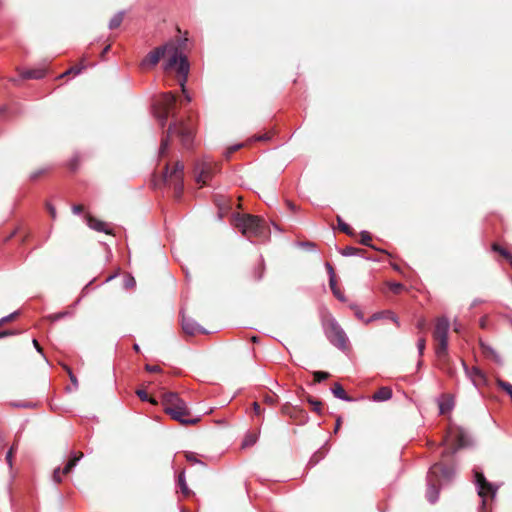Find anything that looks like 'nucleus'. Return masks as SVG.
Segmentation results:
<instances>
[{
    "label": "nucleus",
    "mask_w": 512,
    "mask_h": 512,
    "mask_svg": "<svg viewBox=\"0 0 512 512\" xmlns=\"http://www.w3.org/2000/svg\"><path fill=\"white\" fill-rule=\"evenodd\" d=\"M172 134H169L167 132V136L165 138L162 139L161 141V145H160V148H159V154L160 155H163L165 154L166 150L168 149L169 147V143H170V140H169V137L171 136Z\"/></svg>",
    "instance_id": "e433bc0d"
},
{
    "label": "nucleus",
    "mask_w": 512,
    "mask_h": 512,
    "mask_svg": "<svg viewBox=\"0 0 512 512\" xmlns=\"http://www.w3.org/2000/svg\"><path fill=\"white\" fill-rule=\"evenodd\" d=\"M488 358L492 359L496 364L502 365L503 360L499 353L494 349L492 353L489 354Z\"/></svg>",
    "instance_id": "37998d69"
},
{
    "label": "nucleus",
    "mask_w": 512,
    "mask_h": 512,
    "mask_svg": "<svg viewBox=\"0 0 512 512\" xmlns=\"http://www.w3.org/2000/svg\"><path fill=\"white\" fill-rule=\"evenodd\" d=\"M235 227L246 237L264 238L268 235V229L264 220L251 214H237L234 217Z\"/></svg>",
    "instance_id": "7ed1b4c3"
},
{
    "label": "nucleus",
    "mask_w": 512,
    "mask_h": 512,
    "mask_svg": "<svg viewBox=\"0 0 512 512\" xmlns=\"http://www.w3.org/2000/svg\"><path fill=\"white\" fill-rule=\"evenodd\" d=\"M264 402L267 403L268 405L273 406L276 403V395L267 394L264 397Z\"/></svg>",
    "instance_id": "8fccbe9b"
},
{
    "label": "nucleus",
    "mask_w": 512,
    "mask_h": 512,
    "mask_svg": "<svg viewBox=\"0 0 512 512\" xmlns=\"http://www.w3.org/2000/svg\"><path fill=\"white\" fill-rule=\"evenodd\" d=\"M480 348L483 352V354L488 357L490 353L493 352L494 348L491 347L489 344L483 342V341H480Z\"/></svg>",
    "instance_id": "a19ab883"
},
{
    "label": "nucleus",
    "mask_w": 512,
    "mask_h": 512,
    "mask_svg": "<svg viewBox=\"0 0 512 512\" xmlns=\"http://www.w3.org/2000/svg\"><path fill=\"white\" fill-rule=\"evenodd\" d=\"M136 394H137V396H138L142 401L150 402V403H153V404H155V403H156L154 400H152V399L148 396L147 392H146L145 390H143V389H138V390L136 391Z\"/></svg>",
    "instance_id": "58836bf2"
},
{
    "label": "nucleus",
    "mask_w": 512,
    "mask_h": 512,
    "mask_svg": "<svg viewBox=\"0 0 512 512\" xmlns=\"http://www.w3.org/2000/svg\"><path fill=\"white\" fill-rule=\"evenodd\" d=\"M426 341L424 338H419L417 341V349L419 355H423L424 349H425Z\"/></svg>",
    "instance_id": "49530a36"
},
{
    "label": "nucleus",
    "mask_w": 512,
    "mask_h": 512,
    "mask_svg": "<svg viewBox=\"0 0 512 512\" xmlns=\"http://www.w3.org/2000/svg\"><path fill=\"white\" fill-rule=\"evenodd\" d=\"M178 486L180 487L181 489V492L184 494V495H188L190 493V490L187 486V483H186V479H185V473L184 471H182L179 475H178Z\"/></svg>",
    "instance_id": "c85d7f7f"
},
{
    "label": "nucleus",
    "mask_w": 512,
    "mask_h": 512,
    "mask_svg": "<svg viewBox=\"0 0 512 512\" xmlns=\"http://www.w3.org/2000/svg\"><path fill=\"white\" fill-rule=\"evenodd\" d=\"M325 266H326V268H327V270H328L329 277H331V276H335L332 265H331L330 263H328V262H327V263L325 264Z\"/></svg>",
    "instance_id": "680f3d73"
},
{
    "label": "nucleus",
    "mask_w": 512,
    "mask_h": 512,
    "mask_svg": "<svg viewBox=\"0 0 512 512\" xmlns=\"http://www.w3.org/2000/svg\"><path fill=\"white\" fill-rule=\"evenodd\" d=\"M398 315H396L391 310H385L381 312L374 313L370 318L367 320H398Z\"/></svg>",
    "instance_id": "412c9836"
},
{
    "label": "nucleus",
    "mask_w": 512,
    "mask_h": 512,
    "mask_svg": "<svg viewBox=\"0 0 512 512\" xmlns=\"http://www.w3.org/2000/svg\"><path fill=\"white\" fill-rule=\"evenodd\" d=\"M195 180L201 185H206L212 177V168L208 163H199L195 167Z\"/></svg>",
    "instance_id": "4468645a"
},
{
    "label": "nucleus",
    "mask_w": 512,
    "mask_h": 512,
    "mask_svg": "<svg viewBox=\"0 0 512 512\" xmlns=\"http://www.w3.org/2000/svg\"><path fill=\"white\" fill-rule=\"evenodd\" d=\"M12 405L14 407H17V408H31V407H34V404H32L31 402H25V401L14 402Z\"/></svg>",
    "instance_id": "09e8293b"
},
{
    "label": "nucleus",
    "mask_w": 512,
    "mask_h": 512,
    "mask_svg": "<svg viewBox=\"0 0 512 512\" xmlns=\"http://www.w3.org/2000/svg\"><path fill=\"white\" fill-rule=\"evenodd\" d=\"M145 369H146V371L151 372V373H157V372L161 371V368L158 365H149V364H147L145 366Z\"/></svg>",
    "instance_id": "3c124183"
},
{
    "label": "nucleus",
    "mask_w": 512,
    "mask_h": 512,
    "mask_svg": "<svg viewBox=\"0 0 512 512\" xmlns=\"http://www.w3.org/2000/svg\"><path fill=\"white\" fill-rule=\"evenodd\" d=\"M268 139H269V136L267 134L256 137V140H259V141L268 140Z\"/></svg>",
    "instance_id": "69168bd1"
},
{
    "label": "nucleus",
    "mask_w": 512,
    "mask_h": 512,
    "mask_svg": "<svg viewBox=\"0 0 512 512\" xmlns=\"http://www.w3.org/2000/svg\"><path fill=\"white\" fill-rule=\"evenodd\" d=\"M181 324L182 331L187 336L209 335L220 330L217 326L205 327L198 322H181Z\"/></svg>",
    "instance_id": "9d476101"
},
{
    "label": "nucleus",
    "mask_w": 512,
    "mask_h": 512,
    "mask_svg": "<svg viewBox=\"0 0 512 512\" xmlns=\"http://www.w3.org/2000/svg\"><path fill=\"white\" fill-rule=\"evenodd\" d=\"M175 103L176 97L171 92L164 93L158 102L157 107L155 108V117L162 127L166 124Z\"/></svg>",
    "instance_id": "1a4fd4ad"
},
{
    "label": "nucleus",
    "mask_w": 512,
    "mask_h": 512,
    "mask_svg": "<svg viewBox=\"0 0 512 512\" xmlns=\"http://www.w3.org/2000/svg\"><path fill=\"white\" fill-rule=\"evenodd\" d=\"M63 368L68 373L69 379H70L72 385L74 386L75 389H77L79 384H78V380H77L76 376L72 372V369L67 365H63Z\"/></svg>",
    "instance_id": "f704fd0d"
},
{
    "label": "nucleus",
    "mask_w": 512,
    "mask_h": 512,
    "mask_svg": "<svg viewBox=\"0 0 512 512\" xmlns=\"http://www.w3.org/2000/svg\"><path fill=\"white\" fill-rule=\"evenodd\" d=\"M488 358L492 359L496 364L502 365L503 360L499 353L494 349L492 353L489 354Z\"/></svg>",
    "instance_id": "c03bdc74"
},
{
    "label": "nucleus",
    "mask_w": 512,
    "mask_h": 512,
    "mask_svg": "<svg viewBox=\"0 0 512 512\" xmlns=\"http://www.w3.org/2000/svg\"><path fill=\"white\" fill-rule=\"evenodd\" d=\"M360 236H361L360 243L362 245H365V246L373 248V246L371 244V235H370V233L368 231L362 230L360 232Z\"/></svg>",
    "instance_id": "2f4dec72"
},
{
    "label": "nucleus",
    "mask_w": 512,
    "mask_h": 512,
    "mask_svg": "<svg viewBox=\"0 0 512 512\" xmlns=\"http://www.w3.org/2000/svg\"><path fill=\"white\" fill-rule=\"evenodd\" d=\"M256 441H257V436L255 434H248L245 436V438L242 442V446L243 447L252 446L256 443Z\"/></svg>",
    "instance_id": "72a5a7b5"
},
{
    "label": "nucleus",
    "mask_w": 512,
    "mask_h": 512,
    "mask_svg": "<svg viewBox=\"0 0 512 512\" xmlns=\"http://www.w3.org/2000/svg\"><path fill=\"white\" fill-rule=\"evenodd\" d=\"M492 249L493 251L501 254L506 260L509 261L510 265L512 266V254L508 250H506L505 248L501 247L496 243L492 245Z\"/></svg>",
    "instance_id": "a878e982"
},
{
    "label": "nucleus",
    "mask_w": 512,
    "mask_h": 512,
    "mask_svg": "<svg viewBox=\"0 0 512 512\" xmlns=\"http://www.w3.org/2000/svg\"><path fill=\"white\" fill-rule=\"evenodd\" d=\"M184 96H185V99L187 102H190L191 101V96L189 95V93L186 91V93H183Z\"/></svg>",
    "instance_id": "774afa93"
},
{
    "label": "nucleus",
    "mask_w": 512,
    "mask_h": 512,
    "mask_svg": "<svg viewBox=\"0 0 512 512\" xmlns=\"http://www.w3.org/2000/svg\"><path fill=\"white\" fill-rule=\"evenodd\" d=\"M136 285V281L133 276L129 275L124 280V287L127 289L133 288Z\"/></svg>",
    "instance_id": "a18cd8bd"
},
{
    "label": "nucleus",
    "mask_w": 512,
    "mask_h": 512,
    "mask_svg": "<svg viewBox=\"0 0 512 512\" xmlns=\"http://www.w3.org/2000/svg\"><path fill=\"white\" fill-rule=\"evenodd\" d=\"M297 245L309 251H314L316 248V244L311 241L298 242Z\"/></svg>",
    "instance_id": "79ce46f5"
},
{
    "label": "nucleus",
    "mask_w": 512,
    "mask_h": 512,
    "mask_svg": "<svg viewBox=\"0 0 512 512\" xmlns=\"http://www.w3.org/2000/svg\"><path fill=\"white\" fill-rule=\"evenodd\" d=\"M337 223L339 229L346 233L347 235L353 236L355 234L354 231L350 228V226L347 223H345L340 216H337Z\"/></svg>",
    "instance_id": "c756f323"
},
{
    "label": "nucleus",
    "mask_w": 512,
    "mask_h": 512,
    "mask_svg": "<svg viewBox=\"0 0 512 512\" xmlns=\"http://www.w3.org/2000/svg\"><path fill=\"white\" fill-rule=\"evenodd\" d=\"M392 390L389 387H381L372 396L373 401L383 402L392 398Z\"/></svg>",
    "instance_id": "aec40b11"
},
{
    "label": "nucleus",
    "mask_w": 512,
    "mask_h": 512,
    "mask_svg": "<svg viewBox=\"0 0 512 512\" xmlns=\"http://www.w3.org/2000/svg\"><path fill=\"white\" fill-rule=\"evenodd\" d=\"M473 475H474V483L477 488V493L479 497L481 498V506L482 508H485L486 506V496L489 493L492 498L496 497L498 487L492 484L491 482L487 481L485 478L483 472L478 469H473Z\"/></svg>",
    "instance_id": "6e6552de"
},
{
    "label": "nucleus",
    "mask_w": 512,
    "mask_h": 512,
    "mask_svg": "<svg viewBox=\"0 0 512 512\" xmlns=\"http://www.w3.org/2000/svg\"><path fill=\"white\" fill-rule=\"evenodd\" d=\"M252 406H253L254 413H255L257 416H260V415H261V413H262V409H261V407H260L259 403H258V402H253Z\"/></svg>",
    "instance_id": "6e6d98bb"
},
{
    "label": "nucleus",
    "mask_w": 512,
    "mask_h": 512,
    "mask_svg": "<svg viewBox=\"0 0 512 512\" xmlns=\"http://www.w3.org/2000/svg\"><path fill=\"white\" fill-rule=\"evenodd\" d=\"M390 288L394 293H398L403 288V285L401 283H392Z\"/></svg>",
    "instance_id": "5fc2aeb1"
},
{
    "label": "nucleus",
    "mask_w": 512,
    "mask_h": 512,
    "mask_svg": "<svg viewBox=\"0 0 512 512\" xmlns=\"http://www.w3.org/2000/svg\"><path fill=\"white\" fill-rule=\"evenodd\" d=\"M186 459H187V461H189L191 463H198V464H201V465L204 464L202 461L198 460L196 458V455L194 453H192V452H188L186 454Z\"/></svg>",
    "instance_id": "de8ad7c7"
},
{
    "label": "nucleus",
    "mask_w": 512,
    "mask_h": 512,
    "mask_svg": "<svg viewBox=\"0 0 512 512\" xmlns=\"http://www.w3.org/2000/svg\"><path fill=\"white\" fill-rule=\"evenodd\" d=\"M47 208H48V211H49V213H50L51 217H52L53 219H55V218H56V209H55V207H54V206H52V205H50V204H48V205H47Z\"/></svg>",
    "instance_id": "bf43d9fd"
},
{
    "label": "nucleus",
    "mask_w": 512,
    "mask_h": 512,
    "mask_svg": "<svg viewBox=\"0 0 512 512\" xmlns=\"http://www.w3.org/2000/svg\"><path fill=\"white\" fill-rule=\"evenodd\" d=\"M329 285H330L333 293L336 294V280H335V276L329 277Z\"/></svg>",
    "instance_id": "4d7b16f0"
},
{
    "label": "nucleus",
    "mask_w": 512,
    "mask_h": 512,
    "mask_svg": "<svg viewBox=\"0 0 512 512\" xmlns=\"http://www.w3.org/2000/svg\"><path fill=\"white\" fill-rule=\"evenodd\" d=\"M450 322H436L433 339L435 342V353L439 359H444L448 352V333Z\"/></svg>",
    "instance_id": "0eeeda50"
},
{
    "label": "nucleus",
    "mask_w": 512,
    "mask_h": 512,
    "mask_svg": "<svg viewBox=\"0 0 512 512\" xmlns=\"http://www.w3.org/2000/svg\"><path fill=\"white\" fill-rule=\"evenodd\" d=\"M184 173V164L180 161L176 162L173 169L170 171L168 169V176L173 178V176H183Z\"/></svg>",
    "instance_id": "bb28decb"
},
{
    "label": "nucleus",
    "mask_w": 512,
    "mask_h": 512,
    "mask_svg": "<svg viewBox=\"0 0 512 512\" xmlns=\"http://www.w3.org/2000/svg\"><path fill=\"white\" fill-rule=\"evenodd\" d=\"M174 67H176L177 73L181 76L179 85L182 93H186V83L190 71V64L187 57L179 50V48H175V53L171 54L170 58L163 64V69L165 71L171 70Z\"/></svg>",
    "instance_id": "20e7f679"
},
{
    "label": "nucleus",
    "mask_w": 512,
    "mask_h": 512,
    "mask_svg": "<svg viewBox=\"0 0 512 512\" xmlns=\"http://www.w3.org/2000/svg\"><path fill=\"white\" fill-rule=\"evenodd\" d=\"M16 450V446L15 445H12L10 447V449L8 450V452L6 453V457H5V460L8 464V466L10 468H12V465H13V454H14V451Z\"/></svg>",
    "instance_id": "ea45409f"
},
{
    "label": "nucleus",
    "mask_w": 512,
    "mask_h": 512,
    "mask_svg": "<svg viewBox=\"0 0 512 512\" xmlns=\"http://www.w3.org/2000/svg\"><path fill=\"white\" fill-rule=\"evenodd\" d=\"M33 345H34L35 349L37 350V352L43 354V350L36 339H33Z\"/></svg>",
    "instance_id": "e2e57ef3"
},
{
    "label": "nucleus",
    "mask_w": 512,
    "mask_h": 512,
    "mask_svg": "<svg viewBox=\"0 0 512 512\" xmlns=\"http://www.w3.org/2000/svg\"><path fill=\"white\" fill-rule=\"evenodd\" d=\"M82 210H83V209H82V206H81V205H74V206L72 207V211H73V213H74V214H77V215L81 214Z\"/></svg>",
    "instance_id": "052dcab7"
},
{
    "label": "nucleus",
    "mask_w": 512,
    "mask_h": 512,
    "mask_svg": "<svg viewBox=\"0 0 512 512\" xmlns=\"http://www.w3.org/2000/svg\"><path fill=\"white\" fill-rule=\"evenodd\" d=\"M283 413L288 414L291 418L297 421L299 424H304L308 421V414L301 408L298 407H289L285 405L282 408Z\"/></svg>",
    "instance_id": "f3484780"
},
{
    "label": "nucleus",
    "mask_w": 512,
    "mask_h": 512,
    "mask_svg": "<svg viewBox=\"0 0 512 512\" xmlns=\"http://www.w3.org/2000/svg\"><path fill=\"white\" fill-rule=\"evenodd\" d=\"M164 411L175 421L183 425L196 424L200 417L189 418L190 411L179 395L175 392H165L162 396Z\"/></svg>",
    "instance_id": "f03ea898"
},
{
    "label": "nucleus",
    "mask_w": 512,
    "mask_h": 512,
    "mask_svg": "<svg viewBox=\"0 0 512 512\" xmlns=\"http://www.w3.org/2000/svg\"><path fill=\"white\" fill-rule=\"evenodd\" d=\"M307 402L312 406V409L314 412L320 414L321 413V408H322V403L321 401L311 397V396H308L307 397Z\"/></svg>",
    "instance_id": "7c9ffc66"
},
{
    "label": "nucleus",
    "mask_w": 512,
    "mask_h": 512,
    "mask_svg": "<svg viewBox=\"0 0 512 512\" xmlns=\"http://www.w3.org/2000/svg\"><path fill=\"white\" fill-rule=\"evenodd\" d=\"M242 147V144H236V145H233L229 148V153H232V152H235L237 151L239 148Z\"/></svg>",
    "instance_id": "0e129e2a"
},
{
    "label": "nucleus",
    "mask_w": 512,
    "mask_h": 512,
    "mask_svg": "<svg viewBox=\"0 0 512 512\" xmlns=\"http://www.w3.org/2000/svg\"><path fill=\"white\" fill-rule=\"evenodd\" d=\"M331 392L333 393V395L336 398H338V399H340L342 401H346V402H351L352 401V398L347 395V393L345 392L344 388L339 383H335L333 385V387L331 388Z\"/></svg>",
    "instance_id": "4be33fe9"
},
{
    "label": "nucleus",
    "mask_w": 512,
    "mask_h": 512,
    "mask_svg": "<svg viewBox=\"0 0 512 512\" xmlns=\"http://www.w3.org/2000/svg\"><path fill=\"white\" fill-rule=\"evenodd\" d=\"M454 475L455 470L452 466L437 462L430 467L426 477V498L431 504L438 501L440 488L444 484L451 482Z\"/></svg>",
    "instance_id": "f257e3e1"
},
{
    "label": "nucleus",
    "mask_w": 512,
    "mask_h": 512,
    "mask_svg": "<svg viewBox=\"0 0 512 512\" xmlns=\"http://www.w3.org/2000/svg\"><path fill=\"white\" fill-rule=\"evenodd\" d=\"M264 270H265L264 260H263V257L260 256L259 265L255 269V278H256V280H261L263 278Z\"/></svg>",
    "instance_id": "473e14b6"
},
{
    "label": "nucleus",
    "mask_w": 512,
    "mask_h": 512,
    "mask_svg": "<svg viewBox=\"0 0 512 512\" xmlns=\"http://www.w3.org/2000/svg\"><path fill=\"white\" fill-rule=\"evenodd\" d=\"M88 226L97 232L111 234V229L108 228L105 222L95 219L93 217L88 218Z\"/></svg>",
    "instance_id": "a211bd4d"
},
{
    "label": "nucleus",
    "mask_w": 512,
    "mask_h": 512,
    "mask_svg": "<svg viewBox=\"0 0 512 512\" xmlns=\"http://www.w3.org/2000/svg\"><path fill=\"white\" fill-rule=\"evenodd\" d=\"M18 315H19L18 311H14L10 314L0 317V320H14V318Z\"/></svg>",
    "instance_id": "864d4df0"
},
{
    "label": "nucleus",
    "mask_w": 512,
    "mask_h": 512,
    "mask_svg": "<svg viewBox=\"0 0 512 512\" xmlns=\"http://www.w3.org/2000/svg\"><path fill=\"white\" fill-rule=\"evenodd\" d=\"M168 133L172 135L177 134L181 138L182 144L185 148H190L192 146L193 135L188 128L184 126L178 127L176 123H173L169 125Z\"/></svg>",
    "instance_id": "ddd939ff"
},
{
    "label": "nucleus",
    "mask_w": 512,
    "mask_h": 512,
    "mask_svg": "<svg viewBox=\"0 0 512 512\" xmlns=\"http://www.w3.org/2000/svg\"><path fill=\"white\" fill-rule=\"evenodd\" d=\"M82 458H83V453H81V452L80 453L73 452L71 454V456H70V459L68 460V462L64 466L63 470H61L59 467L54 469L53 475H52L53 481L55 483H60L61 482V473L62 474L70 473L72 471V469L78 464V462Z\"/></svg>",
    "instance_id": "f8f14e48"
},
{
    "label": "nucleus",
    "mask_w": 512,
    "mask_h": 512,
    "mask_svg": "<svg viewBox=\"0 0 512 512\" xmlns=\"http://www.w3.org/2000/svg\"><path fill=\"white\" fill-rule=\"evenodd\" d=\"M45 171H46V169H45V168H43V169H39V170H37V171H34V172H32V173L30 174V178H31L32 180H35V179H37L40 175H42L43 173H45Z\"/></svg>",
    "instance_id": "603ef678"
},
{
    "label": "nucleus",
    "mask_w": 512,
    "mask_h": 512,
    "mask_svg": "<svg viewBox=\"0 0 512 512\" xmlns=\"http://www.w3.org/2000/svg\"><path fill=\"white\" fill-rule=\"evenodd\" d=\"M339 252L344 257H350L361 255L360 253L362 252V250L352 246H347L344 249L340 250Z\"/></svg>",
    "instance_id": "cd10ccee"
},
{
    "label": "nucleus",
    "mask_w": 512,
    "mask_h": 512,
    "mask_svg": "<svg viewBox=\"0 0 512 512\" xmlns=\"http://www.w3.org/2000/svg\"><path fill=\"white\" fill-rule=\"evenodd\" d=\"M85 69V65H81L79 67H71L70 69H68L67 71H65L64 73H62L59 78H63L71 73L75 74V75H78L80 74L83 70Z\"/></svg>",
    "instance_id": "c9c22d12"
},
{
    "label": "nucleus",
    "mask_w": 512,
    "mask_h": 512,
    "mask_svg": "<svg viewBox=\"0 0 512 512\" xmlns=\"http://www.w3.org/2000/svg\"><path fill=\"white\" fill-rule=\"evenodd\" d=\"M313 376H314L315 382L320 383L329 377V373L324 372V371H315V372H313Z\"/></svg>",
    "instance_id": "4c0bfd02"
},
{
    "label": "nucleus",
    "mask_w": 512,
    "mask_h": 512,
    "mask_svg": "<svg viewBox=\"0 0 512 512\" xmlns=\"http://www.w3.org/2000/svg\"><path fill=\"white\" fill-rule=\"evenodd\" d=\"M466 444L467 437L461 429H449L447 435L441 442V445L446 447L442 452V457L445 458L454 455L459 449L463 448Z\"/></svg>",
    "instance_id": "423d86ee"
},
{
    "label": "nucleus",
    "mask_w": 512,
    "mask_h": 512,
    "mask_svg": "<svg viewBox=\"0 0 512 512\" xmlns=\"http://www.w3.org/2000/svg\"><path fill=\"white\" fill-rule=\"evenodd\" d=\"M164 181H165V183H167L168 185L173 187L175 196L177 198H180L182 191H183V187H184L183 176H173V178L169 177L168 176V165H166L165 170H164Z\"/></svg>",
    "instance_id": "2eb2a0df"
},
{
    "label": "nucleus",
    "mask_w": 512,
    "mask_h": 512,
    "mask_svg": "<svg viewBox=\"0 0 512 512\" xmlns=\"http://www.w3.org/2000/svg\"><path fill=\"white\" fill-rule=\"evenodd\" d=\"M323 331L329 343L347 353L350 350L349 338L339 322H323Z\"/></svg>",
    "instance_id": "39448f33"
},
{
    "label": "nucleus",
    "mask_w": 512,
    "mask_h": 512,
    "mask_svg": "<svg viewBox=\"0 0 512 512\" xmlns=\"http://www.w3.org/2000/svg\"><path fill=\"white\" fill-rule=\"evenodd\" d=\"M110 47H111V46H110V44H108V45L103 49L102 54H101V56H102V57H103V56H104V55H105V54L110 50Z\"/></svg>",
    "instance_id": "338daca9"
},
{
    "label": "nucleus",
    "mask_w": 512,
    "mask_h": 512,
    "mask_svg": "<svg viewBox=\"0 0 512 512\" xmlns=\"http://www.w3.org/2000/svg\"><path fill=\"white\" fill-rule=\"evenodd\" d=\"M16 334V331L15 330H5V331H2L0 332V339L6 337V336H9V335H14Z\"/></svg>",
    "instance_id": "13d9d810"
},
{
    "label": "nucleus",
    "mask_w": 512,
    "mask_h": 512,
    "mask_svg": "<svg viewBox=\"0 0 512 512\" xmlns=\"http://www.w3.org/2000/svg\"><path fill=\"white\" fill-rule=\"evenodd\" d=\"M438 406H439V413L444 415L453 409L454 403H453L452 399L441 400V401H439Z\"/></svg>",
    "instance_id": "5701e85b"
},
{
    "label": "nucleus",
    "mask_w": 512,
    "mask_h": 512,
    "mask_svg": "<svg viewBox=\"0 0 512 512\" xmlns=\"http://www.w3.org/2000/svg\"><path fill=\"white\" fill-rule=\"evenodd\" d=\"M461 362H462V366L464 368L465 374L472 381L474 386L477 387L480 382L485 381V376H484L483 372L478 367L473 366V367L469 368L467 366V364L465 363V361L462 360Z\"/></svg>",
    "instance_id": "dca6fc26"
},
{
    "label": "nucleus",
    "mask_w": 512,
    "mask_h": 512,
    "mask_svg": "<svg viewBox=\"0 0 512 512\" xmlns=\"http://www.w3.org/2000/svg\"><path fill=\"white\" fill-rule=\"evenodd\" d=\"M46 74V70L43 68L28 69L21 72L20 76L22 79H42Z\"/></svg>",
    "instance_id": "6ab92c4d"
},
{
    "label": "nucleus",
    "mask_w": 512,
    "mask_h": 512,
    "mask_svg": "<svg viewBox=\"0 0 512 512\" xmlns=\"http://www.w3.org/2000/svg\"><path fill=\"white\" fill-rule=\"evenodd\" d=\"M175 48L178 47L171 42H167L161 46L156 47L154 50L147 54L145 59L142 60V65L149 64L151 66H155L167 51L172 52V54L175 53Z\"/></svg>",
    "instance_id": "9b49d317"
},
{
    "label": "nucleus",
    "mask_w": 512,
    "mask_h": 512,
    "mask_svg": "<svg viewBox=\"0 0 512 512\" xmlns=\"http://www.w3.org/2000/svg\"><path fill=\"white\" fill-rule=\"evenodd\" d=\"M72 316H73L72 310L67 309L64 311H60V312L51 314L45 320L56 321V320H61L62 318H65V317H72Z\"/></svg>",
    "instance_id": "393cba45"
},
{
    "label": "nucleus",
    "mask_w": 512,
    "mask_h": 512,
    "mask_svg": "<svg viewBox=\"0 0 512 512\" xmlns=\"http://www.w3.org/2000/svg\"><path fill=\"white\" fill-rule=\"evenodd\" d=\"M124 11L117 12L109 21L108 27L109 29H115L119 27L123 21Z\"/></svg>",
    "instance_id": "b1692460"
}]
</instances>
